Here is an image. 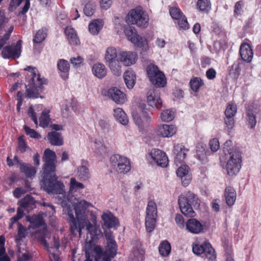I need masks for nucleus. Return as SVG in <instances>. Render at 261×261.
<instances>
[{"label": "nucleus", "instance_id": "1", "mask_svg": "<svg viewBox=\"0 0 261 261\" xmlns=\"http://www.w3.org/2000/svg\"><path fill=\"white\" fill-rule=\"evenodd\" d=\"M43 188L48 193L61 194L64 199L61 201L63 208L64 214L67 215L71 222L70 230L72 233L77 231L79 236L82 234V229L86 228L87 234L90 239L86 241V247H89L95 240H97L102 233L99 226L97 224L96 216L90 210L93 207L91 203L85 200H81L73 205L75 211V217L70 207V202L64 196V186L57 180V177L54 175L49 179H46L43 182Z\"/></svg>", "mask_w": 261, "mask_h": 261}, {"label": "nucleus", "instance_id": "2", "mask_svg": "<svg viewBox=\"0 0 261 261\" xmlns=\"http://www.w3.org/2000/svg\"><path fill=\"white\" fill-rule=\"evenodd\" d=\"M24 70L29 71L28 76L30 77L27 81V85H25L26 96L30 98H43L41 94L44 90L43 86L47 84V80L45 78L41 77L36 67L29 66Z\"/></svg>", "mask_w": 261, "mask_h": 261}, {"label": "nucleus", "instance_id": "3", "mask_svg": "<svg viewBox=\"0 0 261 261\" xmlns=\"http://www.w3.org/2000/svg\"><path fill=\"white\" fill-rule=\"evenodd\" d=\"M178 204L181 212L185 216L194 217L195 216V213L193 208H199L200 200L194 193L187 192L179 196Z\"/></svg>", "mask_w": 261, "mask_h": 261}, {"label": "nucleus", "instance_id": "4", "mask_svg": "<svg viewBox=\"0 0 261 261\" xmlns=\"http://www.w3.org/2000/svg\"><path fill=\"white\" fill-rule=\"evenodd\" d=\"M126 22L131 24L145 28L148 25L149 17L147 14L140 8L130 10L126 18Z\"/></svg>", "mask_w": 261, "mask_h": 261}, {"label": "nucleus", "instance_id": "5", "mask_svg": "<svg viewBox=\"0 0 261 261\" xmlns=\"http://www.w3.org/2000/svg\"><path fill=\"white\" fill-rule=\"evenodd\" d=\"M226 163L225 169L228 175L232 176L236 175L241 168V155L240 153L236 150H232L226 155Z\"/></svg>", "mask_w": 261, "mask_h": 261}, {"label": "nucleus", "instance_id": "6", "mask_svg": "<svg viewBox=\"0 0 261 261\" xmlns=\"http://www.w3.org/2000/svg\"><path fill=\"white\" fill-rule=\"evenodd\" d=\"M107 250L103 251L99 245L93 246L95 261H111L110 258L116 254L117 245L115 241L107 243Z\"/></svg>", "mask_w": 261, "mask_h": 261}, {"label": "nucleus", "instance_id": "7", "mask_svg": "<svg viewBox=\"0 0 261 261\" xmlns=\"http://www.w3.org/2000/svg\"><path fill=\"white\" fill-rule=\"evenodd\" d=\"M110 166L114 171L122 174H126L131 169L129 160L117 154L111 156Z\"/></svg>", "mask_w": 261, "mask_h": 261}, {"label": "nucleus", "instance_id": "8", "mask_svg": "<svg viewBox=\"0 0 261 261\" xmlns=\"http://www.w3.org/2000/svg\"><path fill=\"white\" fill-rule=\"evenodd\" d=\"M158 218V210L156 203L153 201H149L146 210L145 219V227L147 232H152L156 225Z\"/></svg>", "mask_w": 261, "mask_h": 261}, {"label": "nucleus", "instance_id": "9", "mask_svg": "<svg viewBox=\"0 0 261 261\" xmlns=\"http://www.w3.org/2000/svg\"><path fill=\"white\" fill-rule=\"evenodd\" d=\"M148 159L159 166L165 167L168 164V159L166 153L162 150L154 148L148 153Z\"/></svg>", "mask_w": 261, "mask_h": 261}, {"label": "nucleus", "instance_id": "10", "mask_svg": "<svg viewBox=\"0 0 261 261\" xmlns=\"http://www.w3.org/2000/svg\"><path fill=\"white\" fill-rule=\"evenodd\" d=\"M192 249L194 253L197 255L203 254L209 260H213L216 257L215 250L210 243L205 242L201 245L194 244Z\"/></svg>", "mask_w": 261, "mask_h": 261}, {"label": "nucleus", "instance_id": "11", "mask_svg": "<svg viewBox=\"0 0 261 261\" xmlns=\"http://www.w3.org/2000/svg\"><path fill=\"white\" fill-rule=\"evenodd\" d=\"M124 33L128 40L130 41L136 46L140 48H144L145 45H147V40L140 35H138L135 28L133 27L129 26L124 30Z\"/></svg>", "mask_w": 261, "mask_h": 261}, {"label": "nucleus", "instance_id": "12", "mask_svg": "<svg viewBox=\"0 0 261 261\" xmlns=\"http://www.w3.org/2000/svg\"><path fill=\"white\" fill-rule=\"evenodd\" d=\"M56 158L57 156L55 151L48 148L44 150L43 160L45 162L44 172L46 174L55 172Z\"/></svg>", "mask_w": 261, "mask_h": 261}, {"label": "nucleus", "instance_id": "13", "mask_svg": "<svg viewBox=\"0 0 261 261\" xmlns=\"http://www.w3.org/2000/svg\"><path fill=\"white\" fill-rule=\"evenodd\" d=\"M21 40H18L16 45H7L3 47L2 56L4 59L18 58L21 53Z\"/></svg>", "mask_w": 261, "mask_h": 261}, {"label": "nucleus", "instance_id": "14", "mask_svg": "<svg viewBox=\"0 0 261 261\" xmlns=\"http://www.w3.org/2000/svg\"><path fill=\"white\" fill-rule=\"evenodd\" d=\"M103 95L108 96L118 104H123L126 101V95L116 87H112L102 92Z\"/></svg>", "mask_w": 261, "mask_h": 261}, {"label": "nucleus", "instance_id": "15", "mask_svg": "<svg viewBox=\"0 0 261 261\" xmlns=\"http://www.w3.org/2000/svg\"><path fill=\"white\" fill-rule=\"evenodd\" d=\"M204 225L196 219H190L186 222V230L192 234H197L204 231Z\"/></svg>", "mask_w": 261, "mask_h": 261}, {"label": "nucleus", "instance_id": "16", "mask_svg": "<svg viewBox=\"0 0 261 261\" xmlns=\"http://www.w3.org/2000/svg\"><path fill=\"white\" fill-rule=\"evenodd\" d=\"M155 132L159 137L169 138L176 133V128L173 125L161 124L155 128Z\"/></svg>", "mask_w": 261, "mask_h": 261}, {"label": "nucleus", "instance_id": "17", "mask_svg": "<svg viewBox=\"0 0 261 261\" xmlns=\"http://www.w3.org/2000/svg\"><path fill=\"white\" fill-rule=\"evenodd\" d=\"M103 221L102 228H115L119 225L118 219L110 212L103 213L101 215Z\"/></svg>", "mask_w": 261, "mask_h": 261}, {"label": "nucleus", "instance_id": "18", "mask_svg": "<svg viewBox=\"0 0 261 261\" xmlns=\"http://www.w3.org/2000/svg\"><path fill=\"white\" fill-rule=\"evenodd\" d=\"M239 53L242 59L244 61L247 63L251 62L253 58V53L249 43H242L240 47Z\"/></svg>", "mask_w": 261, "mask_h": 261}, {"label": "nucleus", "instance_id": "19", "mask_svg": "<svg viewBox=\"0 0 261 261\" xmlns=\"http://www.w3.org/2000/svg\"><path fill=\"white\" fill-rule=\"evenodd\" d=\"M189 168L186 165H182L176 170V174L179 177L182 185L186 187L190 182L191 176L189 173Z\"/></svg>", "mask_w": 261, "mask_h": 261}, {"label": "nucleus", "instance_id": "20", "mask_svg": "<svg viewBox=\"0 0 261 261\" xmlns=\"http://www.w3.org/2000/svg\"><path fill=\"white\" fill-rule=\"evenodd\" d=\"M174 153L175 154V163L178 165L184 161L189 152V149L182 145H177L174 147Z\"/></svg>", "mask_w": 261, "mask_h": 261}, {"label": "nucleus", "instance_id": "21", "mask_svg": "<svg viewBox=\"0 0 261 261\" xmlns=\"http://www.w3.org/2000/svg\"><path fill=\"white\" fill-rule=\"evenodd\" d=\"M120 61L125 66L135 64L138 59L137 54L132 51H123L120 54Z\"/></svg>", "mask_w": 261, "mask_h": 261}, {"label": "nucleus", "instance_id": "22", "mask_svg": "<svg viewBox=\"0 0 261 261\" xmlns=\"http://www.w3.org/2000/svg\"><path fill=\"white\" fill-rule=\"evenodd\" d=\"M147 100L148 105L152 108L158 107V105L162 103V100L158 91L155 90L151 89L149 90L147 94Z\"/></svg>", "mask_w": 261, "mask_h": 261}, {"label": "nucleus", "instance_id": "23", "mask_svg": "<svg viewBox=\"0 0 261 261\" xmlns=\"http://www.w3.org/2000/svg\"><path fill=\"white\" fill-rule=\"evenodd\" d=\"M58 69L63 73L61 75V77L66 80L68 77V72L70 69V65L68 62L65 59H60L57 63Z\"/></svg>", "mask_w": 261, "mask_h": 261}, {"label": "nucleus", "instance_id": "24", "mask_svg": "<svg viewBox=\"0 0 261 261\" xmlns=\"http://www.w3.org/2000/svg\"><path fill=\"white\" fill-rule=\"evenodd\" d=\"M124 80L127 87L132 89L136 83V76L135 72L132 69L127 70L124 73Z\"/></svg>", "mask_w": 261, "mask_h": 261}, {"label": "nucleus", "instance_id": "25", "mask_svg": "<svg viewBox=\"0 0 261 261\" xmlns=\"http://www.w3.org/2000/svg\"><path fill=\"white\" fill-rule=\"evenodd\" d=\"M224 196L227 204L232 206L234 204L237 197V193L235 190L231 187H228L225 189Z\"/></svg>", "mask_w": 261, "mask_h": 261}, {"label": "nucleus", "instance_id": "26", "mask_svg": "<svg viewBox=\"0 0 261 261\" xmlns=\"http://www.w3.org/2000/svg\"><path fill=\"white\" fill-rule=\"evenodd\" d=\"M147 76L151 82L155 80V78L158 76L162 71L160 70L159 67L154 64H150L148 65L146 69Z\"/></svg>", "mask_w": 261, "mask_h": 261}, {"label": "nucleus", "instance_id": "27", "mask_svg": "<svg viewBox=\"0 0 261 261\" xmlns=\"http://www.w3.org/2000/svg\"><path fill=\"white\" fill-rule=\"evenodd\" d=\"M92 72L93 74L99 79L103 78L107 73V70L105 66L102 63H95L92 67Z\"/></svg>", "mask_w": 261, "mask_h": 261}, {"label": "nucleus", "instance_id": "28", "mask_svg": "<svg viewBox=\"0 0 261 261\" xmlns=\"http://www.w3.org/2000/svg\"><path fill=\"white\" fill-rule=\"evenodd\" d=\"M47 139L51 145L61 146L63 144V140L61 133L56 132H50L48 134Z\"/></svg>", "mask_w": 261, "mask_h": 261}, {"label": "nucleus", "instance_id": "29", "mask_svg": "<svg viewBox=\"0 0 261 261\" xmlns=\"http://www.w3.org/2000/svg\"><path fill=\"white\" fill-rule=\"evenodd\" d=\"M76 176L81 180H87L90 177L89 168L86 163L77 168Z\"/></svg>", "mask_w": 261, "mask_h": 261}, {"label": "nucleus", "instance_id": "30", "mask_svg": "<svg viewBox=\"0 0 261 261\" xmlns=\"http://www.w3.org/2000/svg\"><path fill=\"white\" fill-rule=\"evenodd\" d=\"M196 6L199 11L206 14L208 13L212 9L211 0H197Z\"/></svg>", "mask_w": 261, "mask_h": 261}, {"label": "nucleus", "instance_id": "31", "mask_svg": "<svg viewBox=\"0 0 261 261\" xmlns=\"http://www.w3.org/2000/svg\"><path fill=\"white\" fill-rule=\"evenodd\" d=\"M66 34L69 43L71 45H77L80 42L77 34L74 29L66 27L65 30Z\"/></svg>", "mask_w": 261, "mask_h": 261}, {"label": "nucleus", "instance_id": "32", "mask_svg": "<svg viewBox=\"0 0 261 261\" xmlns=\"http://www.w3.org/2000/svg\"><path fill=\"white\" fill-rule=\"evenodd\" d=\"M26 219L31 224L28 227V229L31 228H35L43 224L44 222L41 215H34L32 217L27 216Z\"/></svg>", "mask_w": 261, "mask_h": 261}, {"label": "nucleus", "instance_id": "33", "mask_svg": "<svg viewBox=\"0 0 261 261\" xmlns=\"http://www.w3.org/2000/svg\"><path fill=\"white\" fill-rule=\"evenodd\" d=\"M103 27V22L100 19H95L89 24V31L93 35H97Z\"/></svg>", "mask_w": 261, "mask_h": 261}, {"label": "nucleus", "instance_id": "34", "mask_svg": "<svg viewBox=\"0 0 261 261\" xmlns=\"http://www.w3.org/2000/svg\"><path fill=\"white\" fill-rule=\"evenodd\" d=\"M204 85L203 80L200 77H193L191 79L189 82V86L191 90L195 93L198 92L200 88Z\"/></svg>", "mask_w": 261, "mask_h": 261}, {"label": "nucleus", "instance_id": "35", "mask_svg": "<svg viewBox=\"0 0 261 261\" xmlns=\"http://www.w3.org/2000/svg\"><path fill=\"white\" fill-rule=\"evenodd\" d=\"M133 119L136 124L140 128L147 126L150 120L148 115H133Z\"/></svg>", "mask_w": 261, "mask_h": 261}, {"label": "nucleus", "instance_id": "36", "mask_svg": "<svg viewBox=\"0 0 261 261\" xmlns=\"http://www.w3.org/2000/svg\"><path fill=\"white\" fill-rule=\"evenodd\" d=\"M20 170L23 172L28 177L34 176L36 173V169L35 167L29 164L20 163Z\"/></svg>", "mask_w": 261, "mask_h": 261}, {"label": "nucleus", "instance_id": "37", "mask_svg": "<svg viewBox=\"0 0 261 261\" xmlns=\"http://www.w3.org/2000/svg\"><path fill=\"white\" fill-rule=\"evenodd\" d=\"M121 61L118 60H113L108 64L113 74L119 76L122 72Z\"/></svg>", "mask_w": 261, "mask_h": 261}, {"label": "nucleus", "instance_id": "38", "mask_svg": "<svg viewBox=\"0 0 261 261\" xmlns=\"http://www.w3.org/2000/svg\"><path fill=\"white\" fill-rule=\"evenodd\" d=\"M117 57V52L115 48L113 47H109L107 49L105 59L107 64L111 62H113V60H118Z\"/></svg>", "mask_w": 261, "mask_h": 261}, {"label": "nucleus", "instance_id": "39", "mask_svg": "<svg viewBox=\"0 0 261 261\" xmlns=\"http://www.w3.org/2000/svg\"><path fill=\"white\" fill-rule=\"evenodd\" d=\"M159 251L162 256H167L171 252V246L167 241H164L159 246Z\"/></svg>", "mask_w": 261, "mask_h": 261}, {"label": "nucleus", "instance_id": "40", "mask_svg": "<svg viewBox=\"0 0 261 261\" xmlns=\"http://www.w3.org/2000/svg\"><path fill=\"white\" fill-rule=\"evenodd\" d=\"M19 203L24 208H33L35 201L32 196L28 195L19 201Z\"/></svg>", "mask_w": 261, "mask_h": 261}, {"label": "nucleus", "instance_id": "41", "mask_svg": "<svg viewBox=\"0 0 261 261\" xmlns=\"http://www.w3.org/2000/svg\"><path fill=\"white\" fill-rule=\"evenodd\" d=\"M144 255V250L141 247H139V248L134 250L130 255V258L133 261H143L145 258Z\"/></svg>", "mask_w": 261, "mask_h": 261}, {"label": "nucleus", "instance_id": "42", "mask_svg": "<svg viewBox=\"0 0 261 261\" xmlns=\"http://www.w3.org/2000/svg\"><path fill=\"white\" fill-rule=\"evenodd\" d=\"M156 88H163L166 86L167 80L164 72H162L155 78V80L151 83Z\"/></svg>", "mask_w": 261, "mask_h": 261}, {"label": "nucleus", "instance_id": "43", "mask_svg": "<svg viewBox=\"0 0 261 261\" xmlns=\"http://www.w3.org/2000/svg\"><path fill=\"white\" fill-rule=\"evenodd\" d=\"M96 5L92 1H89L85 5L83 9L84 13L88 17L92 16L95 11Z\"/></svg>", "mask_w": 261, "mask_h": 261}, {"label": "nucleus", "instance_id": "44", "mask_svg": "<svg viewBox=\"0 0 261 261\" xmlns=\"http://www.w3.org/2000/svg\"><path fill=\"white\" fill-rule=\"evenodd\" d=\"M205 146L202 144L199 143L196 146V155L197 158L203 162L206 160V155L205 152Z\"/></svg>", "mask_w": 261, "mask_h": 261}, {"label": "nucleus", "instance_id": "45", "mask_svg": "<svg viewBox=\"0 0 261 261\" xmlns=\"http://www.w3.org/2000/svg\"><path fill=\"white\" fill-rule=\"evenodd\" d=\"M69 185V191L71 193L77 192L78 190L83 189L85 187L82 183L77 181L74 177L71 178Z\"/></svg>", "mask_w": 261, "mask_h": 261}, {"label": "nucleus", "instance_id": "46", "mask_svg": "<svg viewBox=\"0 0 261 261\" xmlns=\"http://www.w3.org/2000/svg\"><path fill=\"white\" fill-rule=\"evenodd\" d=\"M47 36L45 30L41 29L39 30L34 36L33 42L34 43H40L43 41Z\"/></svg>", "mask_w": 261, "mask_h": 261}, {"label": "nucleus", "instance_id": "47", "mask_svg": "<svg viewBox=\"0 0 261 261\" xmlns=\"http://www.w3.org/2000/svg\"><path fill=\"white\" fill-rule=\"evenodd\" d=\"M28 229H26L23 227V226L20 224L18 223V233L17 236H16V241L17 242V245H19V241L25 237L27 234V231ZM19 246H18V248ZM20 248V247L19 246Z\"/></svg>", "mask_w": 261, "mask_h": 261}, {"label": "nucleus", "instance_id": "48", "mask_svg": "<svg viewBox=\"0 0 261 261\" xmlns=\"http://www.w3.org/2000/svg\"><path fill=\"white\" fill-rule=\"evenodd\" d=\"M5 241V238L0 236V260L10 261L9 258L5 253V248L4 247Z\"/></svg>", "mask_w": 261, "mask_h": 261}, {"label": "nucleus", "instance_id": "49", "mask_svg": "<svg viewBox=\"0 0 261 261\" xmlns=\"http://www.w3.org/2000/svg\"><path fill=\"white\" fill-rule=\"evenodd\" d=\"M169 13L171 17L175 20L180 19L182 16H184L180 9L177 7H170L169 8Z\"/></svg>", "mask_w": 261, "mask_h": 261}, {"label": "nucleus", "instance_id": "50", "mask_svg": "<svg viewBox=\"0 0 261 261\" xmlns=\"http://www.w3.org/2000/svg\"><path fill=\"white\" fill-rule=\"evenodd\" d=\"M94 148L95 151L97 154L103 155L107 152L106 146L100 142H95Z\"/></svg>", "mask_w": 261, "mask_h": 261}, {"label": "nucleus", "instance_id": "51", "mask_svg": "<svg viewBox=\"0 0 261 261\" xmlns=\"http://www.w3.org/2000/svg\"><path fill=\"white\" fill-rule=\"evenodd\" d=\"M39 125L42 127H47L51 123L49 115H39Z\"/></svg>", "mask_w": 261, "mask_h": 261}, {"label": "nucleus", "instance_id": "52", "mask_svg": "<svg viewBox=\"0 0 261 261\" xmlns=\"http://www.w3.org/2000/svg\"><path fill=\"white\" fill-rule=\"evenodd\" d=\"M240 68L237 63H233L229 70V74L234 77H238L240 74Z\"/></svg>", "mask_w": 261, "mask_h": 261}, {"label": "nucleus", "instance_id": "53", "mask_svg": "<svg viewBox=\"0 0 261 261\" xmlns=\"http://www.w3.org/2000/svg\"><path fill=\"white\" fill-rule=\"evenodd\" d=\"M23 128L25 130L26 134L29 136L31 138L34 139H39L41 138L40 135H39L34 129L30 128L28 126L24 125Z\"/></svg>", "mask_w": 261, "mask_h": 261}, {"label": "nucleus", "instance_id": "54", "mask_svg": "<svg viewBox=\"0 0 261 261\" xmlns=\"http://www.w3.org/2000/svg\"><path fill=\"white\" fill-rule=\"evenodd\" d=\"M237 112V105L234 102H229L225 109V114H236Z\"/></svg>", "mask_w": 261, "mask_h": 261}, {"label": "nucleus", "instance_id": "55", "mask_svg": "<svg viewBox=\"0 0 261 261\" xmlns=\"http://www.w3.org/2000/svg\"><path fill=\"white\" fill-rule=\"evenodd\" d=\"M70 62L74 68H79L83 64L84 59L81 56L70 58Z\"/></svg>", "mask_w": 261, "mask_h": 261}, {"label": "nucleus", "instance_id": "56", "mask_svg": "<svg viewBox=\"0 0 261 261\" xmlns=\"http://www.w3.org/2000/svg\"><path fill=\"white\" fill-rule=\"evenodd\" d=\"M178 26L180 29L186 30L189 29V24L185 15L182 16L181 18L177 20Z\"/></svg>", "mask_w": 261, "mask_h": 261}, {"label": "nucleus", "instance_id": "57", "mask_svg": "<svg viewBox=\"0 0 261 261\" xmlns=\"http://www.w3.org/2000/svg\"><path fill=\"white\" fill-rule=\"evenodd\" d=\"M244 6V2L242 1L237 2L234 7V14L241 15L242 12V8Z\"/></svg>", "mask_w": 261, "mask_h": 261}, {"label": "nucleus", "instance_id": "58", "mask_svg": "<svg viewBox=\"0 0 261 261\" xmlns=\"http://www.w3.org/2000/svg\"><path fill=\"white\" fill-rule=\"evenodd\" d=\"M27 148L26 143L23 136H20L18 138V143L17 146V150L21 152H24Z\"/></svg>", "mask_w": 261, "mask_h": 261}, {"label": "nucleus", "instance_id": "59", "mask_svg": "<svg viewBox=\"0 0 261 261\" xmlns=\"http://www.w3.org/2000/svg\"><path fill=\"white\" fill-rule=\"evenodd\" d=\"M175 222L180 229H184L186 226L183 217L180 214H177L175 218Z\"/></svg>", "mask_w": 261, "mask_h": 261}, {"label": "nucleus", "instance_id": "60", "mask_svg": "<svg viewBox=\"0 0 261 261\" xmlns=\"http://www.w3.org/2000/svg\"><path fill=\"white\" fill-rule=\"evenodd\" d=\"M24 0H10L9 5V10L13 11L19 6Z\"/></svg>", "mask_w": 261, "mask_h": 261}, {"label": "nucleus", "instance_id": "61", "mask_svg": "<svg viewBox=\"0 0 261 261\" xmlns=\"http://www.w3.org/2000/svg\"><path fill=\"white\" fill-rule=\"evenodd\" d=\"M23 94L21 91H18L16 95V99L17 100L16 110L17 113H20L21 106L22 103Z\"/></svg>", "mask_w": 261, "mask_h": 261}, {"label": "nucleus", "instance_id": "62", "mask_svg": "<svg viewBox=\"0 0 261 261\" xmlns=\"http://www.w3.org/2000/svg\"><path fill=\"white\" fill-rule=\"evenodd\" d=\"M233 115H226L224 119V122L228 129H231L234 125Z\"/></svg>", "mask_w": 261, "mask_h": 261}, {"label": "nucleus", "instance_id": "63", "mask_svg": "<svg viewBox=\"0 0 261 261\" xmlns=\"http://www.w3.org/2000/svg\"><path fill=\"white\" fill-rule=\"evenodd\" d=\"M209 145L213 151H217L220 148L219 142L217 139H213L210 140Z\"/></svg>", "mask_w": 261, "mask_h": 261}, {"label": "nucleus", "instance_id": "64", "mask_svg": "<svg viewBox=\"0 0 261 261\" xmlns=\"http://www.w3.org/2000/svg\"><path fill=\"white\" fill-rule=\"evenodd\" d=\"M86 259L85 261H95V255L93 253V246H91V250L90 249H86Z\"/></svg>", "mask_w": 261, "mask_h": 261}]
</instances>
